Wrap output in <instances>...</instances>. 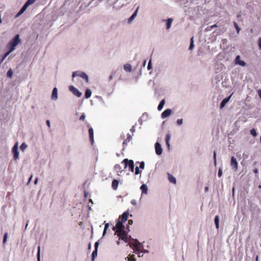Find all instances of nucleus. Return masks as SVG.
<instances>
[{
	"instance_id": "obj_1",
	"label": "nucleus",
	"mask_w": 261,
	"mask_h": 261,
	"mask_svg": "<svg viewBox=\"0 0 261 261\" xmlns=\"http://www.w3.org/2000/svg\"><path fill=\"white\" fill-rule=\"evenodd\" d=\"M115 234H117L119 237V240H122L125 243H127L130 239H132L131 237L128 236L127 232L123 230L122 231H120L119 232H115ZM117 245H119L120 242L119 241L117 242Z\"/></svg>"
},
{
	"instance_id": "obj_2",
	"label": "nucleus",
	"mask_w": 261,
	"mask_h": 261,
	"mask_svg": "<svg viewBox=\"0 0 261 261\" xmlns=\"http://www.w3.org/2000/svg\"><path fill=\"white\" fill-rule=\"evenodd\" d=\"M20 40L19 39V35H16L15 37L11 40L9 44V48L10 51H12L14 50L15 47L20 43Z\"/></svg>"
},
{
	"instance_id": "obj_3",
	"label": "nucleus",
	"mask_w": 261,
	"mask_h": 261,
	"mask_svg": "<svg viewBox=\"0 0 261 261\" xmlns=\"http://www.w3.org/2000/svg\"><path fill=\"white\" fill-rule=\"evenodd\" d=\"M122 163H123L124 164V168H126L128 167L129 168V170L131 172H134V163L133 160H128L127 159H125L122 161Z\"/></svg>"
},
{
	"instance_id": "obj_4",
	"label": "nucleus",
	"mask_w": 261,
	"mask_h": 261,
	"mask_svg": "<svg viewBox=\"0 0 261 261\" xmlns=\"http://www.w3.org/2000/svg\"><path fill=\"white\" fill-rule=\"evenodd\" d=\"M80 76L81 78L85 80V81L86 82V83L89 82L88 76L86 74V73L82 72V71H80L73 72L72 73L73 78H74L75 76Z\"/></svg>"
},
{
	"instance_id": "obj_5",
	"label": "nucleus",
	"mask_w": 261,
	"mask_h": 261,
	"mask_svg": "<svg viewBox=\"0 0 261 261\" xmlns=\"http://www.w3.org/2000/svg\"><path fill=\"white\" fill-rule=\"evenodd\" d=\"M123 222H122V221L119 220V219L118 220L116 224V226L113 227V230H115L116 229L115 232H119L120 231H122L124 230V226L123 225Z\"/></svg>"
},
{
	"instance_id": "obj_6",
	"label": "nucleus",
	"mask_w": 261,
	"mask_h": 261,
	"mask_svg": "<svg viewBox=\"0 0 261 261\" xmlns=\"http://www.w3.org/2000/svg\"><path fill=\"white\" fill-rule=\"evenodd\" d=\"M18 142H16L12 148V152L13 153V158L17 160L19 157V152L18 151Z\"/></svg>"
},
{
	"instance_id": "obj_7",
	"label": "nucleus",
	"mask_w": 261,
	"mask_h": 261,
	"mask_svg": "<svg viewBox=\"0 0 261 261\" xmlns=\"http://www.w3.org/2000/svg\"><path fill=\"white\" fill-rule=\"evenodd\" d=\"M230 166L234 171H237L238 169V163L233 156L231 158Z\"/></svg>"
},
{
	"instance_id": "obj_8",
	"label": "nucleus",
	"mask_w": 261,
	"mask_h": 261,
	"mask_svg": "<svg viewBox=\"0 0 261 261\" xmlns=\"http://www.w3.org/2000/svg\"><path fill=\"white\" fill-rule=\"evenodd\" d=\"M69 90L75 96L78 97H80L82 95V93L80 92L77 89L73 87V86H70L69 87Z\"/></svg>"
},
{
	"instance_id": "obj_9",
	"label": "nucleus",
	"mask_w": 261,
	"mask_h": 261,
	"mask_svg": "<svg viewBox=\"0 0 261 261\" xmlns=\"http://www.w3.org/2000/svg\"><path fill=\"white\" fill-rule=\"evenodd\" d=\"M155 153L158 155H161L162 153L163 149L160 143L156 142L155 144Z\"/></svg>"
},
{
	"instance_id": "obj_10",
	"label": "nucleus",
	"mask_w": 261,
	"mask_h": 261,
	"mask_svg": "<svg viewBox=\"0 0 261 261\" xmlns=\"http://www.w3.org/2000/svg\"><path fill=\"white\" fill-rule=\"evenodd\" d=\"M129 213L128 211L124 212L122 215L119 216V220L122 222H125L128 217Z\"/></svg>"
},
{
	"instance_id": "obj_11",
	"label": "nucleus",
	"mask_w": 261,
	"mask_h": 261,
	"mask_svg": "<svg viewBox=\"0 0 261 261\" xmlns=\"http://www.w3.org/2000/svg\"><path fill=\"white\" fill-rule=\"evenodd\" d=\"M240 58V56L239 55L236 57L235 59V64L242 66H245L246 65V63L244 61L241 60Z\"/></svg>"
},
{
	"instance_id": "obj_12",
	"label": "nucleus",
	"mask_w": 261,
	"mask_h": 261,
	"mask_svg": "<svg viewBox=\"0 0 261 261\" xmlns=\"http://www.w3.org/2000/svg\"><path fill=\"white\" fill-rule=\"evenodd\" d=\"M172 113V111L171 109H168L165 110L162 114L161 117L163 119H164L167 117H168L169 115H171Z\"/></svg>"
},
{
	"instance_id": "obj_13",
	"label": "nucleus",
	"mask_w": 261,
	"mask_h": 261,
	"mask_svg": "<svg viewBox=\"0 0 261 261\" xmlns=\"http://www.w3.org/2000/svg\"><path fill=\"white\" fill-rule=\"evenodd\" d=\"M88 132H89V138H90V142H91V144H93L94 143V132H93V129L91 127H90L89 128Z\"/></svg>"
},
{
	"instance_id": "obj_14",
	"label": "nucleus",
	"mask_w": 261,
	"mask_h": 261,
	"mask_svg": "<svg viewBox=\"0 0 261 261\" xmlns=\"http://www.w3.org/2000/svg\"><path fill=\"white\" fill-rule=\"evenodd\" d=\"M232 94H233V93L230 95H229L228 97H226L223 99V100L222 101V102H221V104H220V108L221 109H222L223 107H224L225 105L228 102V101L230 99V97H231Z\"/></svg>"
},
{
	"instance_id": "obj_15",
	"label": "nucleus",
	"mask_w": 261,
	"mask_h": 261,
	"mask_svg": "<svg viewBox=\"0 0 261 261\" xmlns=\"http://www.w3.org/2000/svg\"><path fill=\"white\" fill-rule=\"evenodd\" d=\"M58 98V89L56 87H55L52 92L51 98L56 100Z\"/></svg>"
},
{
	"instance_id": "obj_16",
	"label": "nucleus",
	"mask_w": 261,
	"mask_h": 261,
	"mask_svg": "<svg viewBox=\"0 0 261 261\" xmlns=\"http://www.w3.org/2000/svg\"><path fill=\"white\" fill-rule=\"evenodd\" d=\"M28 7V6L25 4H24L18 13L16 15L15 17H18L21 14H22L25 11Z\"/></svg>"
},
{
	"instance_id": "obj_17",
	"label": "nucleus",
	"mask_w": 261,
	"mask_h": 261,
	"mask_svg": "<svg viewBox=\"0 0 261 261\" xmlns=\"http://www.w3.org/2000/svg\"><path fill=\"white\" fill-rule=\"evenodd\" d=\"M118 184H119V182H118V180L114 179L112 183V188L115 190H117L118 188Z\"/></svg>"
},
{
	"instance_id": "obj_18",
	"label": "nucleus",
	"mask_w": 261,
	"mask_h": 261,
	"mask_svg": "<svg viewBox=\"0 0 261 261\" xmlns=\"http://www.w3.org/2000/svg\"><path fill=\"white\" fill-rule=\"evenodd\" d=\"M132 139V137L129 134H127V138L123 142V146L127 145L128 142H129Z\"/></svg>"
},
{
	"instance_id": "obj_19",
	"label": "nucleus",
	"mask_w": 261,
	"mask_h": 261,
	"mask_svg": "<svg viewBox=\"0 0 261 261\" xmlns=\"http://www.w3.org/2000/svg\"><path fill=\"white\" fill-rule=\"evenodd\" d=\"M139 7H138L137 8L135 12L134 13V14L129 18L128 20V23H130L133 21V20H134V18L136 17V16H137V14L138 11L139 10Z\"/></svg>"
},
{
	"instance_id": "obj_20",
	"label": "nucleus",
	"mask_w": 261,
	"mask_h": 261,
	"mask_svg": "<svg viewBox=\"0 0 261 261\" xmlns=\"http://www.w3.org/2000/svg\"><path fill=\"white\" fill-rule=\"evenodd\" d=\"M164 21H166V28L167 29H169L171 27V23L173 21L172 18H168L167 20H164Z\"/></svg>"
},
{
	"instance_id": "obj_21",
	"label": "nucleus",
	"mask_w": 261,
	"mask_h": 261,
	"mask_svg": "<svg viewBox=\"0 0 261 261\" xmlns=\"http://www.w3.org/2000/svg\"><path fill=\"white\" fill-rule=\"evenodd\" d=\"M140 189L142 191V194H147V190H148V188H147V186L146 185L143 184L141 186Z\"/></svg>"
},
{
	"instance_id": "obj_22",
	"label": "nucleus",
	"mask_w": 261,
	"mask_h": 261,
	"mask_svg": "<svg viewBox=\"0 0 261 261\" xmlns=\"http://www.w3.org/2000/svg\"><path fill=\"white\" fill-rule=\"evenodd\" d=\"M115 170L118 173H121L123 171L122 167L119 164H116L114 166Z\"/></svg>"
},
{
	"instance_id": "obj_23",
	"label": "nucleus",
	"mask_w": 261,
	"mask_h": 261,
	"mask_svg": "<svg viewBox=\"0 0 261 261\" xmlns=\"http://www.w3.org/2000/svg\"><path fill=\"white\" fill-rule=\"evenodd\" d=\"M168 179L170 181V182H172L173 184H176V179L171 174L168 173Z\"/></svg>"
},
{
	"instance_id": "obj_24",
	"label": "nucleus",
	"mask_w": 261,
	"mask_h": 261,
	"mask_svg": "<svg viewBox=\"0 0 261 261\" xmlns=\"http://www.w3.org/2000/svg\"><path fill=\"white\" fill-rule=\"evenodd\" d=\"M124 69L127 72H130L132 71V66L129 64H126L124 65Z\"/></svg>"
},
{
	"instance_id": "obj_25",
	"label": "nucleus",
	"mask_w": 261,
	"mask_h": 261,
	"mask_svg": "<svg viewBox=\"0 0 261 261\" xmlns=\"http://www.w3.org/2000/svg\"><path fill=\"white\" fill-rule=\"evenodd\" d=\"M91 91L89 89H87L86 90L85 97L86 98H89L91 95Z\"/></svg>"
},
{
	"instance_id": "obj_26",
	"label": "nucleus",
	"mask_w": 261,
	"mask_h": 261,
	"mask_svg": "<svg viewBox=\"0 0 261 261\" xmlns=\"http://www.w3.org/2000/svg\"><path fill=\"white\" fill-rule=\"evenodd\" d=\"M164 104H165V100H164V99H163L160 101V102L158 107V109L159 111H161L163 109V108L164 106Z\"/></svg>"
},
{
	"instance_id": "obj_27",
	"label": "nucleus",
	"mask_w": 261,
	"mask_h": 261,
	"mask_svg": "<svg viewBox=\"0 0 261 261\" xmlns=\"http://www.w3.org/2000/svg\"><path fill=\"white\" fill-rule=\"evenodd\" d=\"M11 51H10V50H9L8 51H7V53H6L3 56V57L1 59V60L0 61V64H1L3 61L6 59V58L10 54V53H11Z\"/></svg>"
},
{
	"instance_id": "obj_28",
	"label": "nucleus",
	"mask_w": 261,
	"mask_h": 261,
	"mask_svg": "<svg viewBox=\"0 0 261 261\" xmlns=\"http://www.w3.org/2000/svg\"><path fill=\"white\" fill-rule=\"evenodd\" d=\"M127 258L129 261H136L135 256L134 254L129 255Z\"/></svg>"
},
{
	"instance_id": "obj_29",
	"label": "nucleus",
	"mask_w": 261,
	"mask_h": 261,
	"mask_svg": "<svg viewBox=\"0 0 261 261\" xmlns=\"http://www.w3.org/2000/svg\"><path fill=\"white\" fill-rule=\"evenodd\" d=\"M215 223L216 225V227L217 229L219 228V217L218 216H216L215 218Z\"/></svg>"
},
{
	"instance_id": "obj_30",
	"label": "nucleus",
	"mask_w": 261,
	"mask_h": 261,
	"mask_svg": "<svg viewBox=\"0 0 261 261\" xmlns=\"http://www.w3.org/2000/svg\"><path fill=\"white\" fill-rule=\"evenodd\" d=\"M97 255V249H95L92 253V260L93 261L94 260L95 257Z\"/></svg>"
},
{
	"instance_id": "obj_31",
	"label": "nucleus",
	"mask_w": 261,
	"mask_h": 261,
	"mask_svg": "<svg viewBox=\"0 0 261 261\" xmlns=\"http://www.w3.org/2000/svg\"><path fill=\"white\" fill-rule=\"evenodd\" d=\"M170 139V134H167L166 136V139H165V140H166V144H167V145L169 147V140Z\"/></svg>"
},
{
	"instance_id": "obj_32",
	"label": "nucleus",
	"mask_w": 261,
	"mask_h": 261,
	"mask_svg": "<svg viewBox=\"0 0 261 261\" xmlns=\"http://www.w3.org/2000/svg\"><path fill=\"white\" fill-rule=\"evenodd\" d=\"M194 47V39L193 37H192L190 40V45L189 46V49L191 50L193 49Z\"/></svg>"
},
{
	"instance_id": "obj_33",
	"label": "nucleus",
	"mask_w": 261,
	"mask_h": 261,
	"mask_svg": "<svg viewBox=\"0 0 261 261\" xmlns=\"http://www.w3.org/2000/svg\"><path fill=\"white\" fill-rule=\"evenodd\" d=\"M233 25L237 30V33L239 34L241 30L240 28L238 26L236 22H233Z\"/></svg>"
},
{
	"instance_id": "obj_34",
	"label": "nucleus",
	"mask_w": 261,
	"mask_h": 261,
	"mask_svg": "<svg viewBox=\"0 0 261 261\" xmlns=\"http://www.w3.org/2000/svg\"><path fill=\"white\" fill-rule=\"evenodd\" d=\"M27 145L25 144V143H22L21 145H20V148L22 151L24 150L27 147Z\"/></svg>"
},
{
	"instance_id": "obj_35",
	"label": "nucleus",
	"mask_w": 261,
	"mask_h": 261,
	"mask_svg": "<svg viewBox=\"0 0 261 261\" xmlns=\"http://www.w3.org/2000/svg\"><path fill=\"white\" fill-rule=\"evenodd\" d=\"M13 73V72L12 69H9L7 73V76L9 77H11L12 76Z\"/></svg>"
},
{
	"instance_id": "obj_36",
	"label": "nucleus",
	"mask_w": 261,
	"mask_h": 261,
	"mask_svg": "<svg viewBox=\"0 0 261 261\" xmlns=\"http://www.w3.org/2000/svg\"><path fill=\"white\" fill-rule=\"evenodd\" d=\"M36 0H28L25 3L28 7L35 2Z\"/></svg>"
},
{
	"instance_id": "obj_37",
	"label": "nucleus",
	"mask_w": 261,
	"mask_h": 261,
	"mask_svg": "<svg viewBox=\"0 0 261 261\" xmlns=\"http://www.w3.org/2000/svg\"><path fill=\"white\" fill-rule=\"evenodd\" d=\"M139 168H140L139 167H138V166H137L135 168V174L136 175H138L141 173V171H140Z\"/></svg>"
},
{
	"instance_id": "obj_38",
	"label": "nucleus",
	"mask_w": 261,
	"mask_h": 261,
	"mask_svg": "<svg viewBox=\"0 0 261 261\" xmlns=\"http://www.w3.org/2000/svg\"><path fill=\"white\" fill-rule=\"evenodd\" d=\"M109 226V223H106L105 224L104 230L103 232V236H104L105 234V233H106L107 230Z\"/></svg>"
},
{
	"instance_id": "obj_39",
	"label": "nucleus",
	"mask_w": 261,
	"mask_h": 261,
	"mask_svg": "<svg viewBox=\"0 0 261 261\" xmlns=\"http://www.w3.org/2000/svg\"><path fill=\"white\" fill-rule=\"evenodd\" d=\"M250 134L254 137H256L257 136V133L254 129H252L250 130Z\"/></svg>"
},
{
	"instance_id": "obj_40",
	"label": "nucleus",
	"mask_w": 261,
	"mask_h": 261,
	"mask_svg": "<svg viewBox=\"0 0 261 261\" xmlns=\"http://www.w3.org/2000/svg\"><path fill=\"white\" fill-rule=\"evenodd\" d=\"M7 237H8V233L6 232L4 234V239H3V243L4 244L6 243V242L7 241Z\"/></svg>"
},
{
	"instance_id": "obj_41",
	"label": "nucleus",
	"mask_w": 261,
	"mask_h": 261,
	"mask_svg": "<svg viewBox=\"0 0 261 261\" xmlns=\"http://www.w3.org/2000/svg\"><path fill=\"white\" fill-rule=\"evenodd\" d=\"M40 247L39 246L38 247L37 252V259L38 261H40Z\"/></svg>"
},
{
	"instance_id": "obj_42",
	"label": "nucleus",
	"mask_w": 261,
	"mask_h": 261,
	"mask_svg": "<svg viewBox=\"0 0 261 261\" xmlns=\"http://www.w3.org/2000/svg\"><path fill=\"white\" fill-rule=\"evenodd\" d=\"M145 167V163L144 162H142L140 164L139 168L141 169H144Z\"/></svg>"
},
{
	"instance_id": "obj_43",
	"label": "nucleus",
	"mask_w": 261,
	"mask_h": 261,
	"mask_svg": "<svg viewBox=\"0 0 261 261\" xmlns=\"http://www.w3.org/2000/svg\"><path fill=\"white\" fill-rule=\"evenodd\" d=\"M151 61V60H150L149 62H148V66H147V69L148 70H150L152 68Z\"/></svg>"
},
{
	"instance_id": "obj_44",
	"label": "nucleus",
	"mask_w": 261,
	"mask_h": 261,
	"mask_svg": "<svg viewBox=\"0 0 261 261\" xmlns=\"http://www.w3.org/2000/svg\"><path fill=\"white\" fill-rule=\"evenodd\" d=\"M258 45L259 49L261 50V38H259L258 40Z\"/></svg>"
},
{
	"instance_id": "obj_45",
	"label": "nucleus",
	"mask_w": 261,
	"mask_h": 261,
	"mask_svg": "<svg viewBox=\"0 0 261 261\" xmlns=\"http://www.w3.org/2000/svg\"><path fill=\"white\" fill-rule=\"evenodd\" d=\"M177 123L178 125H181L182 123V119H177Z\"/></svg>"
},
{
	"instance_id": "obj_46",
	"label": "nucleus",
	"mask_w": 261,
	"mask_h": 261,
	"mask_svg": "<svg viewBox=\"0 0 261 261\" xmlns=\"http://www.w3.org/2000/svg\"><path fill=\"white\" fill-rule=\"evenodd\" d=\"M214 160L215 164L216 165V153L215 151H214Z\"/></svg>"
},
{
	"instance_id": "obj_47",
	"label": "nucleus",
	"mask_w": 261,
	"mask_h": 261,
	"mask_svg": "<svg viewBox=\"0 0 261 261\" xmlns=\"http://www.w3.org/2000/svg\"><path fill=\"white\" fill-rule=\"evenodd\" d=\"M222 174V171L221 169H219L218 171V176L219 177H221Z\"/></svg>"
},
{
	"instance_id": "obj_48",
	"label": "nucleus",
	"mask_w": 261,
	"mask_h": 261,
	"mask_svg": "<svg viewBox=\"0 0 261 261\" xmlns=\"http://www.w3.org/2000/svg\"><path fill=\"white\" fill-rule=\"evenodd\" d=\"M85 118V115L83 114L82 116L80 117V120H84Z\"/></svg>"
},
{
	"instance_id": "obj_49",
	"label": "nucleus",
	"mask_w": 261,
	"mask_h": 261,
	"mask_svg": "<svg viewBox=\"0 0 261 261\" xmlns=\"http://www.w3.org/2000/svg\"><path fill=\"white\" fill-rule=\"evenodd\" d=\"M98 246V243L97 242H96L94 244L95 249L97 250Z\"/></svg>"
},
{
	"instance_id": "obj_50",
	"label": "nucleus",
	"mask_w": 261,
	"mask_h": 261,
	"mask_svg": "<svg viewBox=\"0 0 261 261\" xmlns=\"http://www.w3.org/2000/svg\"><path fill=\"white\" fill-rule=\"evenodd\" d=\"M46 124H47V126H48L49 127H50V121H49L48 120H47L46 121Z\"/></svg>"
},
{
	"instance_id": "obj_51",
	"label": "nucleus",
	"mask_w": 261,
	"mask_h": 261,
	"mask_svg": "<svg viewBox=\"0 0 261 261\" xmlns=\"http://www.w3.org/2000/svg\"><path fill=\"white\" fill-rule=\"evenodd\" d=\"M216 27H217V24H214V25L211 26V29H214V28H216Z\"/></svg>"
},
{
	"instance_id": "obj_52",
	"label": "nucleus",
	"mask_w": 261,
	"mask_h": 261,
	"mask_svg": "<svg viewBox=\"0 0 261 261\" xmlns=\"http://www.w3.org/2000/svg\"><path fill=\"white\" fill-rule=\"evenodd\" d=\"M128 224H130V225H131V224H132V223H133V220H128Z\"/></svg>"
},
{
	"instance_id": "obj_53",
	"label": "nucleus",
	"mask_w": 261,
	"mask_h": 261,
	"mask_svg": "<svg viewBox=\"0 0 261 261\" xmlns=\"http://www.w3.org/2000/svg\"><path fill=\"white\" fill-rule=\"evenodd\" d=\"M37 182H38V178H36L35 179V181H34V184H35V185H36V184H37Z\"/></svg>"
},
{
	"instance_id": "obj_54",
	"label": "nucleus",
	"mask_w": 261,
	"mask_h": 261,
	"mask_svg": "<svg viewBox=\"0 0 261 261\" xmlns=\"http://www.w3.org/2000/svg\"><path fill=\"white\" fill-rule=\"evenodd\" d=\"M131 202H132V203L133 204H136V201L135 200H132Z\"/></svg>"
},
{
	"instance_id": "obj_55",
	"label": "nucleus",
	"mask_w": 261,
	"mask_h": 261,
	"mask_svg": "<svg viewBox=\"0 0 261 261\" xmlns=\"http://www.w3.org/2000/svg\"><path fill=\"white\" fill-rule=\"evenodd\" d=\"M254 172L255 173H257L258 172V170L257 169H255L254 170Z\"/></svg>"
},
{
	"instance_id": "obj_56",
	"label": "nucleus",
	"mask_w": 261,
	"mask_h": 261,
	"mask_svg": "<svg viewBox=\"0 0 261 261\" xmlns=\"http://www.w3.org/2000/svg\"><path fill=\"white\" fill-rule=\"evenodd\" d=\"M32 177H33V176H32V175H31V176H30V178H29V182H30V181L31 180V179H32Z\"/></svg>"
},
{
	"instance_id": "obj_57",
	"label": "nucleus",
	"mask_w": 261,
	"mask_h": 261,
	"mask_svg": "<svg viewBox=\"0 0 261 261\" xmlns=\"http://www.w3.org/2000/svg\"><path fill=\"white\" fill-rule=\"evenodd\" d=\"M135 242H136L138 244H139V242H138V241L137 240H135Z\"/></svg>"
},
{
	"instance_id": "obj_58",
	"label": "nucleus",
	"mask_w": 261,
	"mask_h": 261,
	"mask_svg": "<svg viewBox=\"0 0 261 261\" xmlns=\"http://www.w3.org/2000/svg\"><path fill=\"white\" fill-rule=\"evenodd\" d=\"M207 190H208V187H205V191H207Z\"/></svg>"
},
{
	"instance_id": "obj_59",
	"label": "nucleus",
	"mask_w": 261,
	"mask_h": 261,
	"mask_svg": "<svg viewBox=\"0 0 261 261\" xmlns=\"http://www.w3.org/2000/svg\"><path fill=\"white\" fill-rule=\"evenodd\" d=\"M112 77H113L112 75H110V78H109L110 80H111L112 79Z\"/></svg>"
},
{
	"instance_id": "obj_60",
	"label": "nucleus",
	"mask_w": 261,
	"mask_h": 261,
	"mask_svg": "<svg viewBox=\"0 0 261 261\" xmlns=\"http://www.w3.org/2000/svg\"><path fill=\"white\" fill-rule=\"evenodd\" d=\"M145 64H146V61H145L144 62L143 65H144V66H145Z\"/></svg>"
},
{
	"instance_id": "obj_61",
	"label": "nucleus",
	"mask_w": 261,
	"mask_h": 261,
	"mask_svg": "<svg viewBox=\"0 0 261 261\" xmlns=\"http://www.w3.org/2000/svg\"><path fill=\"white\" fill-rule=\"evenodd\" d=\"M257 260H258V256H257L256 257V260L257 261Z\"/></svg>"
},
{
	"instance_id": "obj_62",
	"label": "nucleus",
	"mask_w": 261,
	"mask_h": 261,
	"mask_svg": "<svg viewBox=\"0 0 261 261\" xmlns=\"http://www.w3.org/2000/svg\"><path fill=\"white\" fill-rule=\"evenodd\" d=\"M234 188H233L232 189V192H233V193H234Z\"/></svg>"
},
{
	"instance_id": "obj_63",
	"label": "nucleus",
	"mask_w": 261,
	"mask_h": 261,
	"mask_svg": "<svg viewBox=\"0 0 261 261\" xmlns=\"http://www.w3.org/2000/svg\"><path fill=\"white\" fill-rule=\"evenodd\" d=\"M260 142L261 143V136H260Z\"/></svg>"
},
{
	"instance_id": "obj_64",
	"label": "nucleus",
	"mask_w": 261,
	"mask_h": 261,
	"mask_svg": "<svg viewBox=\"0 0 261 261\" xmlns=\"http://www.w3.org/2000/svg\"><path fill=\"white\" fill-rule=\"evenodd\" d=\"M259 188H261V186H259Z\"/></svg>"
}]
</instances>
